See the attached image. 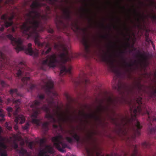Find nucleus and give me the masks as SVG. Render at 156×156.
<instances>
[{
    "instance_id": "nucleus-1",
    "label": "nucleus",
    "mask_w": 156,
    "mask_h": 156,
    "mask_svg": "<svg viewBox=\"0 0 156 156\" xmlns=\"http://www.w3.org/2000/svg\"><path fill=\"white\" fill-rule=\"evenodd\" d=\"M53 87V82L51 80H49L43 87L46 93L50 98V100H46L48 105L44 104V100L45 99L44 94H38L37 96L38 100H35L30 105L33 110L32 116L34 117L32 122L37 126L42 124L41 120L37 119V117L38 114L42 111L46 112L45 117L50 120L51 122L55 123L57 121L59 124L61 122L72 123L75 120L74 118L62 112L61 108L58 106V101L54 99V98L57 97L58 94L54 90Z\"/></svg>"
},
{
    "instance_id": "nucleus-2",
    "label": "nucleus",
    "mask_w": 156,
    "mask_h": 156,
    "mask_svg": "<svg viewBox=\"0 0 156 156\" xmlns=\"http://www.w3.org/2000/svg\"><path fill=\"white\" fill-rule=\"evenodd\" d=\"M39 0L34 1L30 5L32 10L25 14V22L22 25L21 29L24 34L28 36L27 38L34 39L35 44L40 48H47L46 51L43 50L41 55H46L50 53L52 49L48 43H41L39 41L40 36L37 28L39 27L42 20H46L48 16L41 15L37 10L43 6L44 3L39 2Z\"/></svg>"
},
{
    "instance_id": "nucleus-3",
    "label": "nucleus",
    "mask_w": 156,
    "mask_h": 156,
    "mask_svg": "<svg viewBox=\"0 0 156 156\" xmlns=\"http://www.w3.org/2000/svg\"><path fill=\"white\" fill-rule=\"evenodd\" d=\"M81 42L84 46L83 54L86 58H87L92 53L95 52L96 49H98L102 60L107 63L109 70L115 74V76L114 78L115 77L116 80L118 78L120 79L122 76L124 77L126 74L129 77H130L133 70L132 67L133 63V62L129 63L126 62L123 55L124 53V51H121L119 55L123 63L122 66L124 69V72L123 74L122 73L115 65V60L112 58L109 50L105 52L99 47V43L95 40L90 42L86 37H83L81 39Z\"/></svg>"
},
{
    "instance_id": "nucleus-4",
    "label": "nucleus",
    "mask_w": 156,
    "mask_h": 156,
    "mask_svg": "<svg viewBox=\"0 0 156 156\" xmlns=\"http://www.w3.org/2000/svg\"><path fill=\"white\" fill-rule=\"evenodd\" d=\"M55 38L59 42L58 44L55 43L54 49L58 51L62 50V52L59 54L58 57L54 54L50 55H47L46 59L42 61L41 68L42 69L46 71L48 67H53L58 66L60 69L59 73L60 76L66 73L71 75L72 67L69 65L66 67L65 64L67 62H70L75 56L72 52L69 51L68 49L69 48L67 45L59 41L62 40L61 36H55Z\"/></svg>"
},
{
    "instance_id": "nucleus-5",
    "label": "nucleus",
    "mask_w": 156,
    "mask_h": 156,
    "mask_svg": "<svg viewBox=\"0 0 156 156\" xmlns=\"http://www.w3.org/2000/svg\"><path fill=\"white\" fill-rule=\"evenodd\" d=\"M142 98L140 96L136 98V102L138 105L137 106H136L134 104H133L132 101L130 100L129 102L130 106V117L126 115L122 117L121 120V123L119 124V126H122L124 127L125 125H128L129 124L132 123L133 121L136 120V129L134 130V136L136 137L139 136L140 135V130L142 128L140 122L136 120V116L138 114H140L142 112L141 105L142 104Z\"/></svg>"
},
{
    "instance_id": "nucleus-6",
    "label": "nucleus",
    "mask_w": 156,
    "mask_h": 156,
    "mask_svg": "<svg viewBox=\"0 0 156 156\" xmlns=\"http://www.w3.org/2000/svg\"><path fill=\"white\" fill-rule=\"evenodd\" d=\"M4 69H7L12 72L16 73L17 76L20 77L27 76L29 74L30 68L27 67L23 62H21L18 65L12 66L10 64L9 59L0 51V73Z\"/></svg>"
},
{
    "instance_id": "nucleus-7",
    "label": "nucleus",
    "mask_w": 156,
    "mask_h": 156,
    "mask_svg": "<svg viewBox=\"0 0 156 156\" xmlns=\"http://www.w3.org/2000/svg\"><path fill=\"white\" fill-rule=\"evenodd\" d=\"M6 37L11 40L12 44L14 46L17 53H18L20 51H24L25 53L30 55H34L35 57L38 56L39 51L36 50L35 51H34L31 47L32 44L31 43H29L28 46H27L23 45V41L20 38H15L11 34L6 35Z\"/></svg>"
},
{
    "instance_id": "nucleus-8",
    "label": "nucleus",
    "mask_w": 156,
    "mask_h": 156,
    "mask_svg": "<svg viewBox=\"0 0 156 156\" xmlns=\"http://www.w3.org/2000/svg\"><path fill=\"white\" fill-rule=\"evenodd\" d=\"M9 94L12 95V98L7 99L6 104L8 105L10 102H12L14 104L16 109L13 114V117L15 118L14 121L16 124L19 123L22 124L25 122V119L23 115L19 114V113L20 109V105L21 104V100H15L14 98V97L20 96V94L17 89H11L9 91Z\"/></svg>"
},
{
    "instance_id": "nucleus-9",
    "label": "nucleus",
    "mask_w": 156,
    "mask_h": 156,
    "mask_svg": "<svg viewBox=\"0 0 156 156\" xmlns=\"http://www.w3.org/2000/svg\"><path fill=\"white\" fill-rule=\"evenodd\" d=\"M118 91L122 96L126 94L129 95L134 93V87L126 83L123 82L119 80L116 87Z\"/></svg>"
},
{
    "instance_id": "nucleus-10",
    "label": "nucleus",
    "mask_w": 156,
    "mask_h": 156,
    "mask_svg": "<svg viewBox=\"0 0 156 156\" xmlns=\"http://www.w3.org/2000/svg\"><path fill=\"white\" fill-rule=\"evenodd\" d=\"M2 1L0 0V3ZM14 16V15L12 14L10 17H9L6 14L2 16L0 19V31H2L5 27L8 28L13 24L12 20Z\"/></svg>"
},
{
    "instance_id": "nucleus-11",
    "label": "nucleus",
    "mask_w": 156,
    "mask_h": 156,
    "mask_svg": "<svg viewBox=\"0 0 156 156\" xmlns=\"http://www.w3.org/2000/svg\"><path fill=\"white\" fill-rule=\"evenodd\" d=\"M64 139L63 136L61 134L53 137L52 141L54 146L60 152H65L64 149L67 147V145L63 142Z\"/></svg>"
},
{
    "instance_id": "nucleus-12",
    "label": "nucleus",
    "mask_w": 156,
    "mask_h": 156,
    "mask_svg": "<svg viewBox=\"0 0 156 156\" xmlns=\"http://www.w3.org/2000/svg\"><path fill=\"white\" fill-rule=\"evenodd\" d=\"M146 113L147 114L148 116V118L147 119V121L148 122V131L149 133L150 134H154L156 133V126L154 128H151V126L152 125V122L154 121H156V116L151 117L150 115V112L148 111L147 110L146 111ZM136 146V149L138 152V154L136 156H139V154L138 153L137 150V147L136 145H133L131 148L132 150V153H133L134 151L133 146ZM153 156H156V153Z\"/></svg>"
},
{
    "instance_id": "nucleus-13",
    "label": "nucleus",
    "mask_w": 156,
    "mask_h": 156,
    "mask_svg": "<svg viewBox=\"0 0 156 156\" xmlns=\"http://www.w3.org/2000/svg\"><path fill=\"white\" fill-rule=\"evenodd\" d=\"M55 23L56 28L58 31H62L67 28L68 23H65L61 17L57 16L55 20Z\"/></svg>"
},
{
    "instance_id": "nucleus-14",
    "label": "nucleus",
    "mask_w": 156,
    "mask_h": 156,
    "mask_svg": "<svg viewBox=\"0 0 156 156\" xmlns=\"http://www.w3.org/2000/svg\"><path fill=\"white\" fill-rule=\"evenodd\" d=\"M69 133L72 137L66 136V139L68 142L72 144L74 140L77 142H79L80 140V137L75 132L74 129L71 131H69Z\"/></svg>"
},
{
    "instance_id": "nucleus-15",
    "label": "nucleus",
    "mask_w": 156,
    "mask_h": 156,
    "mask_svg": "<svg viewBox=\"0 0 156 156\" xmlns=\"http://www.w3.org/2000/svg\"><path fill=\"white\" fill-rule=\"evenodd\" d=\"M30 77L29 76L24 77L21 79L22 83L21 87L22 88L27 87L30 90H32L36 87L35 85L32 84L30 82Z\"/></svg>"
},
{
    "instance_id": "nucleus-16",
    "label": "nucleus",
    "mask_w": 156,
    "mask_h": 156,
    "mask_svg": "<svg viewBox=\"0 0 156 156\" xmlns=\"http://www.w3.org/2000/svg\"><path fill=\"white\" fill-rule=\"evenodd\" d=\"M86 74L83 73V76H80V78L76 81H74V83L76 86H78L81 84H84L86 86L88 84L90 83L89 80L86 77Z\"/></svg>"
},
{
    "instance_id": "nucleus-17",
    "label": "nucleus",
    "mask_w": 156,
    "mask_h": 156,
    "mask_svg": "<svg viewBox=\"0 0 156 156\" xmlns=\"http://www.w3.org/2000/svg\"><path fill=\"white\" fill-rule=\"evenodd\" d=\"M107 101L108 106L112 105L113 107H115L118 102V100L116 98H113L110 96L108 98Z\"/></svg>"
},
{
    "instance_id": "nucleus-18",
    "label": "nucleus",
    "mask_w": 156,
    "mask_h": 156,
    "mask_svg": "<svg viewBox=\"0 0 156 156\" xmlns=\"http://www.w3.org/2000/svg\"><path fill=\"white\" fill-rule=\"evenodd\" d=\"M63 12L65 19L68 21L70 20L71 19V11L69 9L66 8L63 9Z\"/></svg>"
},
{
    "instance_id": "nucleus-19",
    "label": "nucleus",
    "mask_w": 156,
    "mask_h": 156,
    "mask_svg": "<svg viewBox=\"0 0 156 156\" xmlns=\"http://www.w3.org/2000/svg\"><path fill=\"white\" fill-rule=\"evenodd\" d=\"M80 115L83 116L86 119L85 121L87 123L88 122L87 120V118H92L93 117H95L97 119H98L99 118V117L97 116L94 115L86 114L83 112H80Z\"/></svg>"
},
{
    "instance_id": "nucleus-20",
    "label": "nucleus",
    "mask_w": 156,
    "mask_h": 156,
    "mask_svg": "<svg viewBox=\"0 0 156 156\" xmlns=\"http://www.w3.org/2000/svg\"><path fill=\"white\" fill-rule=\"evenodd\" d=\"M135 86L140 91H143V88L144 87V86L141 84V81L140 79L135 82Z\"/></svg>"
},
{
    "instance_id": "nucleus-21",
    "label": "nucleus",
    "mask_w": 156,
    "mask_h": 156,
    "mask_svg": "<svg viewBox=\"0 0 156 156\" xmlns=\"http://www.w3.org/2000/svg\"><path fill=\"white\" fill-rule=\"evenodd\" d=\"M145 39L146 42H147L149 44L151 43L153 46V48L154 49L155 48V45L154 44L153 41L151 40L149 37V34H145Z\"/></svg>"
},
{
    "instance_id": "nucleus-22",
    "label": "nucleus",
    "mask_w": 156,
    "mask_h": 156,
    "mask_svg": "<svg viewBox=\"0 0 156 156\" xmlns=\"http://www.w3.org/2000/svg\"><path fill=\"white\" fill-rule=\"evenodd\" d=\"M141 145L143 148H148L151 145V142L150 141H145Z\"/></svg>"
},
{
    "instance_id": "nucleus-23",
    "label": "nucleus",
    "mask_w": 156,
    "mask_h": 156,
    "mask_svg": "<svg viewBox=\"0 0 156 156\" xmlns=\"http://www.w3.org/2000/svg\"><path fill=\"white\" fill-rule=\"evenodd\" d=\"M50 124V122H46L42 124V129L45 132L48 131L49 129L48 125Z\"/></svg>"
},
{
    "instance_id": "nucleus-24",
    "label": "nucleus",
    "mask_w": 156,
    "mask_h": 156,
    "mask_svg": "<svg viewBox=\"0 0 156 156\" xmlns=\"http://www.w3.org/2000/svg\"><path fill=\"white\" fill-rule=\"evenodd\" d=\"M46 152H48L51 154L54 153V151L53 148L49 145H46L45 149H44Z\"/></svg>"
},
{
    "instance_id": "nucleus-25",
    "label": "nucleus",
    "mask_w": 156,
    "mask_h": 156,
    "mask_svg": "<svg viewBox=\"0 0 156 156\" xmlns=\"http://www.w3.org/2000/svg\"><path fill=\"white\" fill-rule=\"evenodd\" d=\"M18 151H19V154L22 156H24L27 153V150L23 148H21L20 150H19Z\"/></svg>"
},
{
    "instance_id": "nucleus-26",
    "label": "nucleus",
    "mask_w": 156,
    "mask_h": 156,
    "mask_svg": "<svg viewBox=\"0 0 156 156\" xmlns=\"http://www.w3.org/2000/svg\"><path fill=\"white\" fill-rule=\"evenodd\" d=\"M47 152L44 149L41 151L39 154V156H49L48 155H46Z\"/></svg>"
},
{
    "instance_id": "nucleus-27",
    "label": "nucleus",
    "mask_w": 156,
    "mask_h": 156,
    "mask_svg": "<svg viewBox=\"0 0 156 156\" xmlns=\"http://www.w3.org/2000/svg\"><path fill=\"white\" fill-rule=\"evenodd\" d=\"M47 140L46 138H44L41 139L40 140V145L41 146H43L46 143Z\"/></svg>"
},
{
    "instance_id": "nucleus-28",
    "label": "nucleus",
    "mask_w": 156,
    "mask_h": 156,
    "mask_svg": "<svg viewBox=\"0 0 156 156\" xmlns=\"http://www.w3.org/2000/svg\"><path fill=\"white\" fill-rule=\"evenodd\" d=\"M6 110L9 113L8 114L9 116L11 117L12 116V114H11L10 113L12 112L13 111L12 108L10 107H9L7 108Z\"/></svg>"
},
{
    "instance_id": "nucleus-29",
    "label": "nucleus",
    "mask_w": 156,
    "mask_h": 156,
    "mask_svg": "<svg viewBox=\"0 0 156 156\" xmlns=\"http://www.w3.org/2000/svg\"><path fill=\"white\" fill-rule=\"evenodd\" d=\"M66 98L69 103H71L73 101V98L71 97L69 95L66 94Z\"/></svg>"
},
{
    "instance_id": "nucleus-30",
    "label": "nucleus",
    "mask_w": 156,
    "mask_h": 156,
    "mask_svg": "<svg viewBox=\"0 0 156 156\" xmlns=\"http://www.w3.org/2000/svg\"><path fill=\"white\" fill-rule=\"evenodd\" d=\"M72 25L73 27H74V28L76 30H78L79 29V27H78L77 23H72Z\"/></svg>"
},
{
    "instance_id": "nucleus-31",
    "label": "nucleus",
    "mask_w": 156,
    "mask_h": 156,
    "mask_svg": "<svg viewBox=\"0 0 156 156\" xmlns=\"http://www.w3.org/2000/svg\"><path fill=\"white\" fill-rule=\"evenodd\" d=\"M94 134V132H91L88 133L87 135V137L88 139H91L93 137V135Z\"/></svg>"
},
{
    "instance_id": "nucleus-32",
    "label": "nucleus",
    "mask_w": 156,
    "mask_h": 156,
    "mask_svg": "<svg viewBox=\"0 0 156 156\" xmlns=\"http://www.w3.org/2000/svg\"><path fill=\"white\" fill-rule=\"evenodd\" d=\"M29 123H27L24 126H22V128L24 130H26L29 128Z\"/></svg>"
},
{
    "instance_id": "nucleus-33",
    "label": "nucleus",
    "mask_w": 156,
    "mask_h": 156,
    "mask_svg": "<svg viewBox=\"0 0 156 156\" xmlns=\"http://www.w3.org/2000/svg\"><path fill=\"white\" fill-rule=\"evenodd\" d=\"M15 0H6L5 2L6 4H14Z\"/></svg>"
},
{
    "instance_id": "nucleus-34",
    "label": "nucleus",
    "mask_w": 156,
    "mask_h": 156,
    "mask_svg": "<svg viewBox=\"0 0 156 156\" xmlns=\"http://www.w3.org/2000/svg\"><path fill=\"white\" fill-rule=\"evenodd\" d=\"M151 18L154 20H156V15L154 13L151 14L150 15Z\"/></svg>"
},
{
    "instance_id": "nucleus-35",
    "label": "nucleus",
    "mask_w": 156,
    "mask_h": 156,
    "mask_svg": "<svg viewBox=\"0 0 156 156\" xmlns=\"http://www.w3.org/2000/svg\"><path fill=\"white\" fill-rule=\"evenodd\" d=\"M1 156H7V152L5 150L2 151L1 152Z\"/></svg>"
},
{
    "instance_id": "nucleus-36",
    "label": "nucleus",
    "mask_w": 156,
    "mask_h": 156,
    "mask_svg": "<svg viewBox=\"0 0 156 156\" xmlns=\"http://www.w3.org/2000/svg\"><path fill=\"white\" fill-rule=\"evenodd\" d=\"M104 109V108L101 105H100L98 108V112H100L102 111Z\"/></svg>"
},
{
    "instance_id": "nucleus-37",
    "label": "nucleus",
    "mask_w": 156,
    "mask_h": 156,
    "mask_svg": "<svg viewBox=\"0 0 156 156\" xmlns=\"http://www.w3.org/2000/svg\"><path fill=\"white\" fill-rule=\"evenodd\" d=\"M18 144L15 142H14L13 144V148L16 150L17 151H19V150L17 149L18 148Z\"/></svg>"
},
{
    "instance_id": "nucleus-38",
    "label": "nucleus",
    "mask_w": 156,
    "mask_h": 156,
    "mask_svg": "<svg viewBox=\"0 0 156 156\" xmlns=\"http://www.w3.org/2000/svg\"><path fill=\"white\" fill-rule=\"evenodd\" d=\"M4 115L2 113H0V120L3 121L4 120Z\"/></svg>"
},
{
    "instance_id": "nucleus-39",
    "label": "nucleus",
    "mask_w": 156,
    "mask_h": 156,
    "mask_svg": "<svg viewBox=\"0 0 156 156\" xmlns=\"http://www.w3.org/2000/svg\"><path fill=\"white\" fill-rule=\"evenodd\" d=\"M124 128H122L121 126H119V131H120V132H122V133H123V134H125V133H125L124 132V131L125 130H126L125 129H124H124H123Z\"/></svg>"
},
{
    "instance_id": "nucleus-40",
    "label": "nucleus",
    "mask_w": 156,
    "mask_h": 156,
    "mask_svg": "<svg viewBox=\"0 0 156 156\" xmlns=\"http://www.w3.org/2000/svg\"><path fill=\"white\" fill-rule=\"evenodd\" d=\"M154 82L156 83V71H155L154 73Z\"/></svg>"
},
{
    "instance_id": "nucleus-41",
    "label": "nucleus",
    "mask_w": 156,
    "mask_h": 156,
    "mask_svg": "<svg viewBox=\"0 0 156 156\" xmlns=\"http://www.w3.org/2000/svg\"><path fill=\"white\" fill-rule=\"evenodd\" d=\"M45 5H43V6H44L45 7H46V10L48 11H49V12H50V10H51V9H50V8L49 6H47L46 4H44Z\"/></svg>"
},
{
    "instance_id": "nucleus-42",
    "label": "nucleus",
    "mask_w": 156,
    "mask_h": 156,
    "mask_svg": "<svg viewBox=\"0 0 156 156\" xmlns=\"http://www.w3.org/2000/svg\"><path fill=\"white\" fill-rule=\"evenodd\" d=\"M124 156H136V155H123ZM87 156H104L102 155H87Z\"/></svg>"
},
{
    "instance_id": "nucleus-43",
    "label": "nucleus",
    "mask_w": 156,
    "mask_h": 156,
    "mask_svg": "<svg viewBox=\"0 0 156 156\" xmlns=\"http://www.w3.org/2000/svg\"><path fill=\"white\" fill-rule=\"evenodd\" d=\"M28 146L31 149L32 148L33 146V142H30L28 144Z\"/></svg>"
},
{
    "instance_id": "nucleus-44",
    "label": "nucleus",
    "mask_w": 156,
    "mask_h": 156,
    "mask_svg": "<svg viewBox=\"0 0 156 156\" xmlns=\"http://www.w3.org/2000/svg\"><path fill=\"white\" fill-rule=\"evenodd\" d=\"M5 126H6V127L8 130H11L12 127L11 126H9L7 123H6Z\"/></svg>"
},
{
    "instance_id": "nucleus-45",
    "label": "nucleus",
    "mask_w": 156,
    "mask_h": 156,
    "mask_svg": "<svg viewBox=\"0 0 156 156\" xmlns=\"http://www.w3.org/2000/svg\"><path fill=\"white\" fill-rule=\"evenodd\" d=\"M48 32L51 34H52L54 32L53 30L51 28H50L48 30Z\"/></svg>"
},
{
    "instance_id": "nucleus-46",
    "label": "nucleus",
    "mask_w": 156,
    "mask_h": 156,
    "mask_svg": "<svg viewBox=\"0 0 156 156\" xmlns=\"http://www.w3.org/2000/svg\"><path fill=\"white\" fill-rule=\"evenodd\" d=\"M137 56L140 58H142L143 55L140 52H139L137 55Z\"/></svg>"
},
{
    "instance_id": "nucleus-47",
    "label": "nucleus",
    "mask_w": 156,
    "mask_h": 156,
    "mask_svg": "<svg viewBox=\"0 0 156 156\" xmlns=\"http://www.w3.org/2000/svg\"><path fill=\"white\" fill-rule=\"evenodd\" d=\"M107 156H120L116 153L112 154L110 155H108Z\"/></svg>"
},
{
    "instance_id": "nucleus-48",
    "label": "nucleus",
    "mask_w": 156,
    "mask_h": 156,
    "mask_svg": "<svg viewBox=\"0 0 156 156\" xmlns=\"http://www.w3.org/2000/svg\"><path fill=\"white\" fill-rule=\"evenodd\" d=\"M134 12L135 14L137 16H140V13H137L136 12V10L135 9H134Z\"/></svg>"
},
{
    "instance_id": "nucleus-49",
    "label": "nucleus",
    "mask_w": 156,
    "mask_h": 156,
    "mask_svg": "<svg viewBox=\"0 0 156 156\" xmlns=\"http://www.w3.org/2000/svg\"><path fill=\"white\" fill-rule=\"evenodd\" d=\"M0 83L1 85L3 87H5V83L3 81H0Z\"/></svg>"
},
{
    "instance_id": "nucleus-50",
    "label": "nucleus",
    "mask_w": 156,
    "mask_h": 156,
    "mask_svg": "<svg viewBox=\"0 0 156 156\" xmlns=\"http://www.w3.org/2000/svg\"><path fill=\"white\" fill-rule=\"evenodd\" d=\"M50 2L51 3V4H53L55 2H57L58 1V0H49Z\"/></svg>"
},
{
    "instance_id": "nucleus-51",
    "label": "nucleus",
    "mask_w": 156,
    "mask_h": 156,
    "mask_svg": "<svg viewBox=\"0 0 156 156\" xmlns=\"http://www.w3.org/2000/svg\"><path fill=\"white\" fill-rule=\"evenodd\" d=\"M101 38L104 39H106L107 38V36L104 35H102L101 36Z\"/></svg>"
},
{
    "instance_id": "nucleus-52",
    "label": "nucleus",
    "mask_w": 156,
    "mask_h": 156,
    "mask_svg": "<svg viewBox=\"0 0 156 156\" xmlns=\"http://www.w3.org/2000/svg\"><path fill=\"white\" fill-rule=\"evenodd\" d=\"M15 31V29L14 27H12L11 28V32L12 33L14 32Z\"/></svg>"
},
{
    "instance_id": "nucleus-53",
    "label": "nucleus",
    "mask_w": 156,
    "mask_h": 156,
    "mask_svg": "<svg viewBox=\"0 0 156 156\" xmlns=\"http://www.w3.org/2000/svg\"><path fill=\"white\" fill-rule=\"evenodd\" d=\"M126 45L127 47H129L130 46V44L129 43H127L126 44Z\"/></svg>"
},
{
    "instance_id": "nucleus-54",
    "label": "nucleus",
    "mask_w": 156,
    "mask_h": 156,
    "mask_svg": "<svg viewBox=\"0 0 156 156\" xmlns=\"http://www.w3.org/2000/svg\"><path fill=\"white\" fill-rule=\"evenodd\" d=\"M83 11L85 12H88L89 11L88 9H84Z\"/></svg>"
},
{
    "instance_id": "nucleus-55",
    "label": "nucleus",
    "mask_w": 156,
    "mask_h": 156,
    "mask_svg": "<svg viewBox=\"0 0 156 156\" xmlns=\"http://www.w3.org/2000/svg\"><path fill=\"white\" fill-rule=\"evenodd\" d=\"M53 126L55 128H57L58 127V126L57 125H56L55 124H53Z\"/></svg>"
},
{
    "instance_id": "nucleus-56",
    "label": "nucleus",
    "mask_w": 156,
    "mask_h": 156,
    "mask_svg": "<svg viewBox=\"0 0 156 156\" xmlns=\"http://www.w3.org/2000/svg\"><path fill=\"white\" fill-rule=\"evenodd\" d=\"M14 128L15 130H17L18 129V127L17 126L15 125L14 127Z\"/></svg>"
},
{
    "instance_id": "nucleus-57",
    "label": "nucleus",
    "mask_w": 156,
    "mask_h": 156,
    "mask_svg": "<svg viewBox=\"0 0 156 156\" xmlns=\"http://www.w3.org/2000/svg\"><path fill=\"white\" fill-rule=\"evenodd\" d=\"M124 27H125V28L127 30H128V29L126 27V26L125 24L124 25Z\"/></svg>"
},
{
    "instance_id": "nucleus-58",
    "label": "nucleus",
    "mask_w": 156,
    "mask_h": 156,
    "mask_svg": "<svg viewBox=\"0 0 156 156\" xmlns=\"http://www.w3.org/2000/svg\"><path fill=\"white\" fill-rule=\"evenodd\" d=\"M80 121L81 122V123H83V120L82 119H80Z\"/></svg>"
},
{
    "instance_id": "nucleus-59",
    "label": "nucleus",
    "mask_w": 156,
    "mask_h": 156,
    "mask_svg": "<svg viewBox=\"0 0 156 156\" xmlns=\"http://www.w3.org/2000/svg\"><path fill=\"white\" fill-rule=\"evenodd\" d=\"M2 109L0 108V113H2Z\"/></svg>"
},
{
    "instance_id": "nucleus-60",
    "label": "nucleus",
    "mask_w": 156,
    "mask_h": 156,
    "mask_svg": "<svg viewBox=\"0 0 156 156\" xmlns=\"http://www.w3.org/2000/svg\"><path fill=\"white\" fill-rule=\"evenodd\" d=\"M137 21L138 22H139L140 21V19H139V18H137Z\"/></svg>"
},
{
    "instance_id": "nucleus-61",
    "label": "nucleus",
    "mask_w": 156,
    "mask_h": 156,
    "mask_svg": "<svg viewBox=\"0 0 156 156\" xmlns=\"http://www.w3.org/2000/svg\"><path fill=\"white\" fill-rule=\"evenodd\" d=\"M92 19L91 18H90L89 19V21H92Z\"/></svg>"
},
{
    "instance_id": "nucleus-62",
    "label": "nucleus",
    "mask_w": 156,
    "mask_h": 156,
    "mask_svg": "<svg viewBox=\"0 0 156 156\" xmlns=\"http://www.w3.org/2000/svg\"><path fill=\"white\" fill-rule=\"evenodd\" d=\"M119 21L120 22L121 21V20L120 19H119Z\"/></svg>"
},
{
    "instance_id": "nucleus-63",
    "label": "nucleus",
    "mask_w": 156,
    "mask_h": 156,
    "mask_svg": "<svg viewBox=\"0 0 156 156\" xmlns=\"http://www.w3.org/2000/svg\"><path fill=\"white\" fill-rule=\"evenodd\" d=\"M123 8L124 9H125V7L124 6L123 7Z\"/></svg>"
},
{
    "instance_id": "nucleus-64",
    "label": "nucleus",
    "mask_w": 156,
    "mask_h": 156,
    "mask_svg": "<svg viewBox=\"0 0 156 156\" xmlns=\"http://www.w3.org/2000/svg\"><path fill=\"white\" fill-rule=\"evenodd\" d=\"M154 138L155 139H156V136L154 137Z\"/></svg>"
}]
</instances>
